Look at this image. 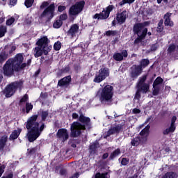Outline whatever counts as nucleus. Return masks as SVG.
Listing matches in <instances>:
<instances>
[{
	"mask_svg": "<svg viewBox=\"0 0 178 178\" xmlns=\"http://www.w3.org/2000/svg\"><path fill=\"white\" fill-rule=\"evenodd\" d=\"M38 119V115H33L28 118L26 122V127L28 130L26 136L29 143H34L41 136V133L44 131V129L46 127L44 122L40 126V122L37 121Z\"/></svg>",
	"mask_w": 178,
	"mask_h": 178,
	"instance_id": "nucleus-1",
	"label": "nucleus"
},
{
	"mask_svg": "<svg viewBox=\"0 0 178 178\" xmlns=\"http://www.w3.org/2000/svg\"><path fill=\"white\" fill-rule=\"evenodd\" d=\"M87 129H91V119L81 113L79 121H75L71 124L70 136L72 138H77L83 134L81 130H87Z\"/></svg>",
	"mask_w": 178,
	"mask_h": 178,
	"instance_id": "nucleus-2",
	"label": "nucleus"
},
{
	"mask_svg": "<svg viewBox=\"0 0 178 178\" xmlns=\"http://www.w3.org/2000/svg\"><path fill=\"white\" fill-rule=\"evenodd\" d=\"M24 57L22 53L17 54L14 58H9L3 66V73L7 77H12L15 72H19V65L23 63Z\"/></svg>",
	"mask_w": 178,
	"mask_h": 178,
	"instance_id": "nucleus-3",
	"label": "nucleus"
},
{
	"mask_svg": "<svg viewBox=\"0 0 178 178\" xmlns=\"http://www.w3.org/2000/svg\"><path fill=\"white\" fill-rule=\"evenodd\" d=\"M147 26H149V22L148 21L134 24L132 30L134 35H137V38L134 40V44H137L143 42V40H145L147 34L149 36L152 35L151 32H148Z\"/></svg>",
	"mask_w": 178,
	"mask_h": 178,
	"instance_id": "nucleus-4",
	"label": "nucleus"
},
{
	"mask_svg": "<svg viewBox=\"0 0 178 178\" xmlns=\"http://www.w3.org/2000/svg\"><path fill=\"white\" fill-rule=\"evenodd\" d=\"M97 95L99 97V99L102 104L105 102H112L113 98V86L111 85L105 86L102 89H99Z\"/></svg>",
	"mask_w": 178,
	"mask_h": 178,
	"instance_id": "nucleus-5",
	"label": "nucleus"
},
{
	"mask_svg": "<svg viewBox=\"0 0 178 178\" xmlns=\"http://www.w3.org/2000/svg\"><path fill=\"white\" fill-rule=\"evenodd\" d=\"M44 11L40 14V19H44L47 17L46 22H51L54 16H55V3H51L49 5L48 1H43L40 6V9H44Z\"/></svg>",
	"mask_w": 178,
	"mask_h": 178,
	"instance_id": "nucleus-6",
	"label": "nucleus"
},
{
	"mask_svg": "<svg viewBox=\"0 0 178 178\" xmlns=\"http://www.w3.org/2000/svg\"><path fill=\"white\" fill-rule=\"evenodd\" d=\"M23 84H24V81L23 80H19L7 85L3 90L6 97L10 98V97L15 95L17 90H22L23 88Z\"/></svg>",
	"mask_w": 178,
	"mask_h": 178,
	"instance_id": "nucleus-7",
	"label": "nucleus"
},
{
	"mask_svg": "<svg viewBox=\"0 0 178 178\" xmlns=\"http://www.w3.org/2000/svg\"><path fill=\"white\" fill-rule=\"evenodd\" d=\"M109 68L103 67L99 70L98 74H96L93 81L94 83H102V81H104L106 77H109Z\"/></svg>",
	"mask_w": 178,
	"mask_h": 178,
	"instance_id": "nucleus-8",
	"label": "nucleus"
},
{
	"mask_svg": "<svg viewBox=\"0 0 178 178\" xmlns=\"http://www.w3.org/2000/svg\"><path fill=\"white\" fill-rule=\"evenodd\" d=\"M85 5L86 1H84V0L77 2L75 5H73L70 8L69 15L70 16H76V15H79V13L83 12Z\"/></svg>",
	"mask_w": 178,
	"mask_h": 178,
	"instance_id": "nucleus-9",
	"label": "nucleus"
},
{
	"mask_svg": "<svg viewBox=\"0 0 178 178\" xmlns=\"http://www.w3.org/2000/svg\"><path fill=\"white\" fill-rule=\"evenodd\" d=\"M114 9H115V6L109 5L106 8V10H103L100 13H96L94 15L93 19H97V20H106V19L109 17L111 12Z\"/></svg>",
	"mask_w": 178,
	"mask_h": 178,
	"instance_id": "nucleus-10",
	"label": "nucleus"
},
{
	"mask_svg": "<svg viewBox=\"0 0 178 178\" xmlns=\"http://www.w3.org/2000/svg\"><path fill=\"white\" fill-rule=\"evenodd\" d=\"M51 51H52V45L48 46L47 49L37 46L33 49L34 56L35 58H40V56H42L43 54L47 56Z\"/></svg>",
	"mask_w": 178,
	"mask_h": 178,
	"instance_id": "nucleus-11",
	"label": "nucleus"
},
{
	"mask_svg": "<svg viewBox=\"0 0 178 178\" xmlns=\"http://www.w3.org/2000/svg\"><path fill=\"white\" fill-rule=\"evenodd\" d=\"M141 73H143V68L140 67L138 65H133L130 67V76L133 80L138 79V76H140Z\"/></svg>",
	"mask_w": 178,
	"mask_h": 178,
	"instance_id": "nucleus-12",
	"label": "nucleus"
},
{
	"mask_svg": "<svg viewBox=\"0 0 178 178\" xmlns=\"http://www.w3.org/2000/svg\"><path fill=\"white\" fill-rule=\"evenodd\" d=\"M57 138H59L65 143V141H67L69 140V132H67V129L65 128L59 129L56 133Z\"/></svg>",
	"mask_w": 178,
	"mask_h": 178,
	"instance_id": "nucleus-13",
	"label": "nucleus"
},
{
	"mask_svg": "<svg viewBox=\"0 0 178 178\" xmlns=\"http://www.w3.org/2000/svg\"><path fill=\"white\" fill-rule=\"evenodd\" d=\"M176 120H177V118L176 116H173L171 119L170 126L163 131V136H168L170 133H175L176 131Z\"/></svg>",
	"mask_w": 178,
	"mask_h": 178,
	"instance_id": "nucleus-14",
	"label": "nucleus"
},
{
	"mask_svg": "<svg viewBox=\"0 0 178 178\" xmlns=\"http://www.w3.org/2000/svg\"><path fill=\"white\" fill-rule=\"evenodd\" d=\"M127 19V11L124 10L121 13H117L115 20L117 21L118 24L122 25L124 23H126V19Z\"/></svg>",
	"mask_w": 178,
	"mask_h": 178,
	"instance_id": "nucleus-15",
	"label": "nucleus"
},
{
	"mask_svg": "<svg viewBox=\"0 0 178 178\" xmlns=\"http://www.w3.org/2000/svg\"><path fill=\"white\" fill-rule=\"evenodd\" d=\"M164 26L165 27H173L175 22L172 20V13L168 12L163 15Z\"/></svg>",
	"mask_w": 178,
	"mask_h": 178,
	"instance_id": "nucleus-16",
	"label": "nucleus"
},
{
	"mask_svg": "<svg viewBox=\"0 0 178 178\" xmlns=\"http://www.w3.org/2000/svg\"><path fill=\"white\" fill-rule=\"evenodd\" d=\"M127 56H129L127 50H122L121 53H115L113 56V59L116 62H122L124 58H127Z\"/></svg>",
	"mask_w": 178,
	"mask_h": 178,
	"instance_id": "nucleus-17",
	"label": "nucleus"
},
{
	"mask_svg": "<svg viewBox=\"0 0 178 178\" xmlns=\"http://www.w3.org/2000/svg\"><path fill=\"white\" fill-rule=\"evenodd\" d=\"M72 83V76L68 75L58 80V87H69Z\"/></svg>",
	"mask_w": 178,
	"mask_h": 178,
	"instance_id": "nucleus-18",
	"label": "nucleus"
},
{
	"mask_svg": "<svg viewBox=\"0 0 178 178\" xmlns=\"http://www.w3.org/2000/svg\"><path fill=\"white\" fill-rule=\"evenodd\" d=\"M50 42L49 39H48L47 36H43L42 38H41L40 39H39L37 42H36V45H38V47H40L42 48H43V49H47V48H48V44Z\"/></svg>",
	"mask_w": 178,
	"mask_h": 178,
	"instance_id": "nucleus-19",
	"label": "nucleus"
},
{
	"mask_svg": "<svg viewBox=\"0 0 178 178\" xmlns=\"http://www.w3.org/2000/svg\"><path fill=\"white\" fill-rule=\"evenodd\" d=\"M123 130V125L118 124L115 127H111L106 133V136H112L113 134H119Z\"/></svg>",
	"mask_w": 178,
	"mask_h": 178,
	"instance_id": "nucleus-20",
	"label": "nucleus"
},
{
	"mask_svg": "<svg viewBox=\"0 0 178 178\" xmlns=\"http://www.w3.org/2000/svg\"><path fill=\"white\" fill-rule=\"evenodd\" d=\"M77 33H79V25L74 24L67 31V35H68V37H71V38H74V37H76V34H77Z\"/></svg>",
	"mask_w": 178,
	"mask_h": 178,
	"instance_id": "nucleus-21",
	"label": "nucleus"
},
{
	"mask_svg": "<svg viewBox=\"0 0 178 178\" xmlns=\"http://www.w3.org/2000/svg\"><path fill=\"white\" fill-rule=\"evenodd\" d=\"M20 133H22V129H15L9 136L10 141L17 140L20 136Z\"/></svg>",
	"mask_w": 178,
	"mask_h": 178,
	"instance_id": "nucleus-22",
	"label": "nucleus"
},
{
	"mask_svg": "<svg viewBox=\"0 0 178 178\" xmlns=\"http://www.w3.org/2000/svg\"><path fill=\"white\" fill-rule=\"evenodd\" d=\"M99 146V143L97 141L90 145L89 152L90 155H95V154H97Z\"/></svg>",
	"mask_w": 178,
	"mask_h": 178,
	"instance_id": "nucleus-23",
	"label": "nucleus"
},
{
	"mask_svg": "<svg viewBox=\"0 0 178 178\" xmlns=\"http://www.w3.org/2000/svg\"><path fill=\"white\" fill-rule=\"evenodd\" d=\"M6 143H8V136L3 135L0 138V152H2L6 146Z\"/></svg>",
	"mask_w": 178,
	"mask_h": 178,
	"instance_id": "nucleus-24",
	"label": "nucleus"
},
{
	"mask_svg": "<svg viewBox=\"0 0 178 178\" xmlns=\"http://www.w3.org/2000/svg\"><path fill=\"white\" fill-rule=\"evenodd\" d=\"M137 88L143 92V94H147L149 90V85L148 83H144L143 85H137Z\"/></svg>",
	"mask_w": 178,
	"mask_h": 178,
	"instance_id": "nucleus-25",
	"label": "nucleus"
},
{
	"mask_svg": "<svg viewBox=\"0 0 178 178\" xmlns=\"http://www.w3.org/2000/svg\"><path fill=\"white\" fill-rule=\"evenodd\" d=\"M120 154H122L120 149V148L116 149L110 154L108 158L109 161H113V159H115V158H116L117 156H119Z\"/></svg>",
	"mask_w": 178,
	"mask_h": 178,
	"instance_id": "nucleus-26",
	"label": "nucleus"
},
{
	"mask_svg": "<svg viewBox=\"0 0 178 178\" xmlns=\"http://www.w3.org/2000/svg\"><path fill=\"white\" fill-rule=\"evenodd\" d=\"M148 65H149V60L148 58H143L140 60V65H138V66H140V67L143 70L145 69Z\"/></svg>",
	"mask_w": 178,
	"mask_h": 178,
	"instance_id": "nucleus-27",
	"label": "nucleus"
},
{
	"mask_svg": "<svg viewBox=\"0 0 178 178\" xmlns=\"http://www.w3.org/2000/svg\"><path fill=\"white\" fill-rule=\"evenodd\" d=\"M118 34H119V31H118L117 30H108L105 32L104 35H106V37H115L118 35Z\"/></svg>",
	"mask_w": 178,
	"mask_h": 178,
	"instance_id": "nucleus-28",
	"label": "nucleus"
},
{
	"mask_svg": "<svg viewBox=\"0 0 178 178\" xmlns=\"http://www.w3.org/2000/svg\"><path fill=\"white\" fill-rule=\"evenodd\" d=\"M165 29L163 26V19H161L157 24L156 31L157 33H162Z\"/></svg>",
	"mask_w": 178,
	"mask_h": 178,
	"instance_id": "nucleus-29",
	"label": "nucleus"
},
{
	"mask_svg": "<svg viewBox=\"0 0 178 178\" xmlns=\"http://www.w3.org/2000/svg\"><path fill=\"white\" fill-rule=\"evenodd\" d=\"M33 104L31 103L26 102L25 105V108H22V112H26V113H30V111H33Z\"/></svg>",
	"mask_w": 178,
	"mask_h": 178,
	"instance_id": "nucleus-30",
	"label": "nucleus"
},
{
	"mask_svg": "<svg viewBox=\"0 0 178 178\" xmlns=\"http://www.w3.org/2000/svg\"><path fill=\"white\" fill-rule=\"evenodd\" d=\"M6 33H8V27L6 26L0 25V38L5 37Z\"/></svg>",
	"mask_w": 178,
	"mask_h": 178,
	"instance_id": "nucleus-31",
	"label": "nucleus"
},
{
	"mask_svg": "<svg viewBox=\"0 0 178 178\" xmlns=\"http://www.w3.org/2000/svg\"><path fill=\"white\" fill-rule=\"evenodd\" d=\"M8 59V54L3 51L0 54V65H2Z\"/></svg>",
	"mask_w": 178,
	"mask_h": 178,
	"instance_id": "nucleus-32",
	"label": "nucleus"
},
{
	"mask_svg": "<svg viewBox=\"0 0 178 178\" xmlns=\"http://www.w3.org/2000/svg\"><path fill=\"white\" fill-rule=\"evenodd\" d=\"M163 83V79H162V77L161 76H158L157 78H156V79L154 80V81L153 82V86H159V85L162 84Z\"/></svg>",
	"mask_w": 178,
	"mask_h": 178,
	"instance_id": "nucleus-33",
	"label": "nucleus"
},
{
	"mask_svg": "<svg viewBox=\"0 0 178 178\" xmlns=\"http://www.w3.org/2000/svg\"><path fill=\"white\" fill-rule=\"evenodd\" d=\"M62 24H63V22H62V20L57 19L53 24V27L54 29H60V27H62Z\"/></svg>",
	"mask_w": 178,
	"mask_h": 178,
	"instance_id": "nucleus-34",
	"label": "nucleus"
},
{
	"mask_svg": "<svg viewBox=\"0 0 178 178\" xmlns=\"http://www.w3.org/2000/svg\"><path fill=\"white\" fill-rule=\"evenodd\" d=\"M176 51V44H170L168 46V48L167 49L168 54H172V52H175Z\"/></svg>",
	"mask_w": 178,
	"mask_h": 178,
	"instance_id": "nucleus-35",
	"label": "nucleus"
},
{
	"mask_svg": "<svg viewBox=\"0 0 178 178\" xmlns=\"http://www.w3.org/2000/svg\"><path fill=\"white\" fill-rule=\"evenodd\" d=\"M160 91H161V88H159V86L153 85L152 95H154V96L159 95Z\"/></svg>",
	"mask_w": 178,
	"mask_h": 178,
	"instance_id": "nucleus-36",
	"label": "nucleus"
},
{
	"mask_svg": "<svg viewBox=\"0 0 178 178\" xmlns=\"http://www.w3.org/2000/svg\"><path fill=\"white\" fill-rule=\"evenodd\" d=\"M147 81V75H143L141 77L139 78L138 85L137 86H141L143 84H146L145 81Z\"/></svg>",
	"mask_w": 178,
	"mask_h": 178,
	"instance_id": "nucleus-37",
	"label": "nucleus"
},
{
	"mask_svg": "<svg viewBox=\"0 0 178 178\" xmlns=\"http://www.w3.org/2000/svg\"><path fill=\"white\" fill-rule=\"evenodd\" d=\"M134 1L136 0H122L119 3V6H123L124 5H126V3L131 5V3H134Z\"/></svg>",
	"mask_w": 178,
	"mask_h": 178,
	"instance_id": "nucleus-38",
	"label": "nucleus"
},
{
	"mask_svg": "<svg viewBox=\"0 0 178 178\" xmlns=\"http://www.w3.org/2000/svg\"><path fill=\"white\" fill-rule=\"evenodd\" d=\"M48 115H49V112L48 111H42V114H41V120L42 122H45V120H47V118H48Z\"/></svg>",
	"mask_w": 178,
	"mask_h": 178,
	"instance_id": "nucleus-39",
	"label": "nucleus"
},
{
	"mask_svg": "<svg viewBox=\"0 0 178 178\" xmlns=\"http://www.w3.org/2000/svg\"><path fill=\"white\" fill-rule=\"evenodd\" d=\"M60 48H62V43L60 41H57L54 44V51H60Z\"/></svg>",
	"mask_w": 178,
	"mask_h": 178,
	"instance_id": "nucleus-40",
	"label": "nucleus"
},
{
	"mask_svg": "<svg viewBox=\"0 0 178 178\" xmlns=\"http://www.w3.org/2000/svg\"><path fill=\"white\" fill-rule=\"evenodd\" d=\"M73 68H74L75 73H79V72H80V70H81V65L79 63H74L73 65Z\"/></svg>",
	"mask_w": 178,
	"mask_h": 178,
	"instance_id": "nucleus-41",
	"label": "nucleus"
},
{
	"mask_svg": "<svg viewBox=\"0 0 178 178\" xmlns=\"http://www.w3.org/2000/svg\"><path fill=\"white\" fill-rule=\"evenodd\" d=\"M29 101V95L25 94L22 98L19 100V105H22L24 102H27Z\"/></svg>",
	"mask_w": 178,
	"mask_h": 178,
	"instance_id": "nucleus-42",
	"label": "nucleus"
},
{
	"mask_svg": "<svg viewBox=\"0 0 178 178\" xmlns=\"http://www.w3.org/2000/svg\"><path fill=\"white\" fill-rule=\"evenodd\" d=\"M33 3H34V0H26L24 2V5L26 8H31L33 6Z\"/></svg>",
	"mask_w": 178,
	"mask_h": 178,
	"instance_id": "nucleus-43",
	"label": "nucleus"
},
{
	"mask_svg": "<svg viewBox=\"0 0 178 178\" xmlns=\"http://www.w3.org/2000/svg\"><path fill=\"white\" fill-rule=\"evenodd\" d=\"M158 48H159V44H158V43H154L151 45L150 51H151V52H155V51H156V49H158Z\"/></svg>",
	"mask_w": 178,
	"mask_h": 178,
	"instance_id": "nucleus-44",
	"label": "nucleus"
},
{
	"mask_svg": "<svg viewBox=\"0 0 178 178\" xmlns=\"http://www.w3.org/2000/svg\"><path fill=\"white\" fill-rule=\"evenodd\" d=\"M108 175V173H102L101 172H97L96 173V175H95V178H106V175Z\"/></svg>",
	"mask_w": 178,
	"mask_h": 178,
	"instance_id": "nucleus-45",
	"label": "nucleus"
},
{
	"mask_svg": "<svg viewBox=\"0 0 178 178\" xmlns=\"http://www.w3.org/2000/svg\"><path fill=\"white\" fill-rule=\"evenodd\" d=\"M131 144L133 147H137L140 144V140L138 138L132 139Z\"/></svg>",
	"mask_w": 178,
	"mask_h": 178,
	"instance_id": "nucleus-46",
	"label": "nucleus"
},
{
	"mask_svg": "<svg viewBox=\"0 0 178 178\" xmlns=\"http://www.w3.org/2000/svg\"><path fill=\"white\" fill-rule=\"evenodd\" d=\"M15 20L16 19L13 17H12L11 18L7 19L6 22V26H12Z\"/></svg>",
	"mask_w": 178,
	"mask_h": 178,
	"instance_id": "nucleus-47",
	"label": "nucleus"
},
{
	"mask_svg": "<svg viewBox=\"0 0 178 178\" xmlns=\"http://www.w3.org/2000/svg\"><path fill=\"white\" fill-rule=\"evenodd\" d=\"M130 162V159L128 158H122L121 161V165L123 166H126L127 165H129V163Z\"/></svg>",
	"mask_w": 178,
	"mask_h": 178,
	"instance_id": "nucleus-48",
	"label": "nucleus"
},
{
	"mask_svg": "<svg viewBox=\"0 0 178 178\" xmlns=\"http://www.w3.org/2000/svg\"><path fill=\"white\" fill-rule=\"evenodd\" d=\"M28 154L29 155H33V154H35L37 152V147H33L31 149H28Z\"/></svg>",
	"mask_w": 178,
	"mask_h": 178,
	"instance_id": "nucleus-49",
	"label": "nucleus"
},
{
	"mask_svg": "<svg viewBox=\"0 0 178 178\" xmlns=\"http://www.w3.org/2000/svg\"><path fill=\"white\" fill-rule=\"evenodd\" d=\"M5 168H6L5 164L0 163V177L2 176V175H3V172H5Z\"/></svg>",
	"mask_w": 178,
	"mask_h": 178,
	"instance_id": "nucleus-50",
	"label": "nucleus"
},
{
	"mask_svg": "<svg viewBox=\"0 0 178 178\" xmlns=\"http://www.w3.org/2000/svg\"><path fill=\"white\" fill-rule=\"evenodd\" d=\"M59 20H61V22H63V20H67V14L66 13L61 14L59 16Z\"/></svg>",
	"mask_w": 178,
	"mask_h": 178,
	"instance_id": "nucleus-51",
	"label": "nucleus"
},
{
	"mask_svg": "<svg viewBox=\"0 0 178 178\" xmlns=\"http://www.w3.org/2000/svg\"><path fill=\"white\" fill-rule=\"evenodd\" d=\"M61 72L63 73H69V72H70V67L69 65L65 67L61 70Z\"/></svg>",
	"mask_w": 178,
	"mask_h": 178,
	"instance_id": "nucleus-52",
	"label": "nucleus"
},
{
	"mask_svg": "<svg viewBox=\"0 0 178 178\" xmlns=\"http://www.w3.org/2000/svg\"><path fill=\"white\" fill-rule=\"evenodd\" d=\"M25 23H26V24H31V23H33V17H28L25 19Z\"/></svg>",
	"mask_w": 178,
	"mask_h": 178,
	"instance_id": "nucleus-53",
	"label": "nucleus"
},
{
	"mask_svg": "<svg viewBox=\"0 0 178 178\" xmlns=\"http://www.w3.org/2000/svg\"><path fill=\"white\" fill-rule=\"evenodd\" d=\"M136 99H140L141 98V92L138 89L136 95H135Z\"/></svg>",
	"mask_w": 178,
	"mask_h": 178,
	"instance_id": "nucleus-54",
	"label": "nucleus"
},
{
	"mask_svg": "<svg viewBox=\"0 0 178 178\" xmlns=\"http://www.w3.org/2000/svg\"><path fill=\"white\" fill-rule=\"evenodd\" d=\"M40 98L42 99H47V98H48V93L47 92H41Z\"/></svg>",
	"mask_w": 178,
	"mask_h": 178,
	"instance_id": "nucleus-55",
	"label": "nucleus"
},
{
	"mask_svg": "<svg viewBox=\"0 0 178 178\" xmlns=\"http://www.w3.org/2000/svg\"><path fill=\"white\" fill-rule=\"evenodd\" d=\"M65 10H66V6H58V12L62 13Z\"/></svg>",
	"mask_w": 178,
	"mask_h": 178,
	"instance_id": "nucleus-56",
	"label": "nucleus"
},
{
	"mask_svg": "<svg viewBox=\"0 0 178 178\" xmlns=\"http://www.w3.org/2000/svg\"><path fill=\"white\" fill-rule=\"evenodd\" d=\"M26 66H27V63H22L21 64H19V72H20V70L24 69V67H26Z\"/></svg>",
	"mask_w": 178,
	"mask_h": 178,
	"instance_id": "nucleus-57",
	"label": "nucleus"
},
{
	"mask_svg": "<svg viewBox=\"0 0 178 178\" xmlns=\"http://www.w3.org/2000/svg\"><path fill=\"white\" fill-rule=\"evenodd\" d=\"M148 131L145 129V128L142 129V131L140 132V136H145V134H148Z\"/></svg>",
	"mask_w": 178,
	"mask_h": 178,
	"instance_id": "nucleus-58",
	"label": "nucleus"
},
{
	"mask_svg": "<svg viewBox=\"0 0 178 178\" xmlns=\"http://www.w3.org/2000/svg\"><path fill=\"white\" fill-rule=\"evenodd\" d=\"M132 112L133 113H134V115H137L141 113V110H140L139 108H135L133 109Z\"/></svg>",
	"mask_w": 178,
	"mask_h": 178,
	"instance_id": "nucleus-59",
	"label": "nucleus"
},
{
	"mask_svg": "<svg viewBox=\"0 0 178 178\" xmlns=\"http://www.w3.org/2000/svg\"><path fill=\"white\" fill-rule=\"evenodd\" d=\"M1 178H13V172H10L7 175L3 176Z\"/></svg>",
	"mask_w": 178,
	"mask_h": 178,
	"instance_id": "nucleus-60",
	"label": "nucleus"
},
{
	"mask_svg": "<svg viewBox=\"0 0 178 178\" xmlns=\"http://www.w3.org/2000/svg\"><path fill=\"white\" fill-rule=\"evenodd\" d=\"M72 143H74L75 144H80L81 143V139L77 138V139H72Z\"/></svg>",
	"mask_w": 178,
	"mask_h": 178,
	"instance_id": "nucleus-61",
	"label": "nucleus"
},
{
	"mask_svg": "<svg viewBox=\"0 0 178 178\" xmlns=\"http://www.w3.org/2000/svg\"><path fill=\"white\" fill-rule=\"evenodd\" d=\"M72 119H78L79 120V114H77V113H73L72 115Z\"/></svg>",
	"mask_w": 178,
	"mask_h": 178,
	"instance_id": "nucleus-62",
	"label": "nucleus"
},
{
	"mask_svg": "<svg viewBox=\"0 0 178 178\" xmlns=\"http://www.w3.org/2000/svg\"><path fill=\"white\" fill-rule=\"evenodd\" d=\"M17 3V0H10V5L15 6Z\"/></svg>",
	"mask_w": 178,
	"mask_h": 178,
	"instance_id": "nucleus-63",
	"label": "nucleus"
},
{
	"mask_svg": "<svg viewBox=\"0 0 178 178\" xmlns=\"http://www.w3.org/2000/svg\"><path fill=\"white\" fill-rule=\"evenodd\" d=\"M60 175H61V176H65V175H66V170L61 168L60 170Z\"/></svg>",
	"mask_w": 178,
	"mask_h": 178,
	"instance_id": "nucleus-64",
	"label": "nucleus"
}]
</instances>
